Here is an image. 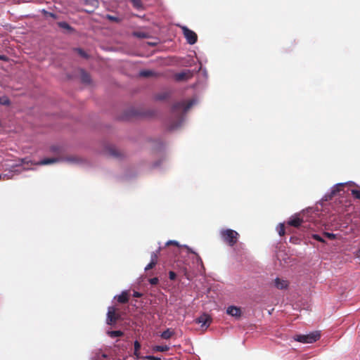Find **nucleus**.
Returning <instances> with one entry per match:
<instances>
[{
	"label": "nucleus",
	"mask_w": 360,
	"mask_h": 360,
	"mask_svg": "<svg viewBox=\"0 0 360 360\" xmlns=\"http://www.w3.org/2000/svg\"><path fill=\"white\" fill-rule=\"evenodd\" d=\"M220 236L224 243L232 247L237 243L239 234L234 230L226 229L221 230Z\"/></svg>",
	"instance_id": "obj_1"
},
{
	"label": "nucleus",
	"mask_w": 360,
	"mask_h": 360,
	"mask_svg": "<svg viewBox=\"0 0 360 360\" xmlns=\"http://www.w3.org/2000/svg\"><path fill=\"white\" fill-rule=\"evenodd\" d=\"M321 337L319 332H313L307 335H297L295 340L302 343H313L317 341Z\"/></svg>",
	"instance_id": "obj_2"
},
{
	"label": "nucleus",
	"mask_w": 360,
	"mask_h": 360,
	"mask_svg": "<svg viewBox=\"0 0 360 360\" xmlns=\"http://www.w3.org/2000/svg\"><path fill=\"white\" fill-rule=\"evenodd\" d=\"M120 319V315L117 312V309L115 307H110L108 309L106 323L108 325L115 324L116 322Z\"/></svg>",
	"instance_id": "obj_3"
},
{
	"label": "nucleus",
	"mask_w": 360,
	"mask_h": 360,
	"mask_svg": "<svg viewBox=\"0 0 360 360\" xmlns=\"http://www.w3.org/2000/svg\"><path fill=\"white\" fill-rule=\"evenodd\" d=\"M181 28L182 30L184 37L189 44H194L197 42L198 35L195 32L188 29L186 26H181Z\"/></svg>",
	"instance_id": "obj_4"
},
{
	"label": "nucleus",
	"mask_w": 360,
	"mask_h": 360,
	"mask_svg": "<svg viewBox=\"0 0 360 360\" xmlns=\"http://www.w3.org/2000/svg\"><path fill=\"white\" fill-rule=\"evenodd\" d=\"M194 75V72L191 70H184L174 75V79L176 82H186L191 79Z\"/></svg>",
	"instance_id": "obj_5"
},
{
	"label": "nucleus",
	"mask_w": 360,
	"mask_h": 360,
	"mask_svg": "<svg viewBox=\"0 0 360 360\" xmlns=\"http://www.w3.org/2000/svg\"><path fill=\"white\" fill-rule=\"evenodd\" d=\"M193 104V101H189L188 102H177L173 105L172 111L174 113H178L179 111L186 112L191 108Z\"/></svg>",
	"instance_id": "obj_6"
},
{
	"label": "nucleus",
	"mask_w": 360,
	"mask_h": 360,
	"mask_svg": "<svg viewBox=\"0 0 360 360\" xmlns=\"http://www.w3.org/2000/svg\"><path fill=\"white\" fill-rule=\"evenodd\" d=\"M195 321L196 323L201 324L202 327H208L212 322V319L208 314H203L200 317L197 318Z\"/></svg>",
	"instance_id": "obj_7"
},
{
	"label": "nucleus",
	"mask_w": 360,
	"mask_h": 360,
	"mask_svg": "<svg viewBox=\"0 0 360 360\" xmlns=\"http://www.w3.org/2000/svg\"><path fill=\"white\" fill-rule=\"evenodd\" d=\"M226 313L235 317H239L241 315L240 309L234 306L229 307L226 309Z\"/></svg>",
	"instance_id": "obj_8"
},
{
	"label": "nucleus",
	"mask_w": 360,
	"mask_h": 360,
	"mask_svg": "<svg viewBox=\"0 0 360 360\" xmlns=\"http://www.w3.org/2000/svg\"><path fill=\"white\" fill-rule=\"evenodd\" d=\"M275 286L280 290L285 289L288 286V282L285 280L276 278L274 281Z\"/></svg>",
	"instance_id": "obj_9"
},
{
	"label": "nucleus",
	"mask_w": 360,
	"mask_h": 360,
	"mask_svg": "<svg viewBox=\"0 0 360 360\" xmlns=\"http://www.w3.org/2000/svg\"><path fill=\"white\" fill-rule=\"evenodd\" d=\"M119 303L125 304L129 301V292L127 290L122 291L120 295L116 297Z\"/></svg>",
	"instance_id": "obj_10"
},
{
	"label": "nucleus",
	"mask_w": 360,
	"mask_h": 360,
	"mask_svg": "<svg viewBox=\"0 0 360 360\" xmlns=\"http://www.w3.org/2000/svg\"><path fill=\"white\" fill-rule=\"evenodd\" d=\"M302 223H303V219H300L298 217H295L290 219L288 222V224L290 226H294L296 228L301 226Z\"/></svg>",
	"instance_id": "obj_11"
},
{
	"label": "nucleus",
	"mask_w": 360,
	"mask_h": 360,
	"mask_svg": "<svg viewBox=\"0 0 360 360\" xmlns=\"http://www.w3.org/2000/svg\"><path fill=\"white\" fill-rule=\"evenodd\" d=\"M174 334V332L172 329L168 328L161 333L160 337L162 339L168 340V339L171 338Z\"/></svg>",
	"instance_id": "obj_12"
},
{
	"label": "nucleus",
	"mask_w": 360,
	"mask_h": 360,
	"mask_svg": "<svg viewBox=\"0 0 360 360\" xmlns=\"http://www.w3.org/2000/svg\"><path fill=\"white\" fill-rule=\"evenodd\" d=\"M108 153L110 155L115 158H120L121 156V152L115 147H110L108 148Z\"/></svg>",
	"instance_id": "obj_13"
},
{
	"label": "nucleus",
	"mask_w": 360,
	"mask_h": 360,
	"mask_svg": "<svg viewBox=\"0 0 360 360\" xmlns=\"http://www.w3.org/2000/svg\"><path fill=\"white\" fill-rule=\"evenodd\" d=\"M169 347L167 345H156L153 347L154 352H165L169 351Z\"/></svg>",
	"instance_id": "obj_14"
},
{
	"label": "nucleus",
	"mask_w": 360,
	"mask_h": 360,
	"mask_svg": "<svg viewBox=\"0 0 360 360\" xmlns=\"http://www.w3.org/2000/svg\"><path fill=\"white\" fill-rule=\"evenodd\" d=\"M107 333L110 338H112L122 337L124 335V333L121 330H110V331H108Z\"/></svg>",
	"instance_id": "obj_15"
},
{
	"label": "nucleus",
	"mask_w": 360,
	"mask_h": 360,
	"mask_svg": "<svg viewBox=\"0 0 360 360\" xmlns=\"http://www.w3.org/2000/svg\"><path fill=\"white\" fill-rule=\"evenodd\" d=\"M139 75L143 77H153V76L155 75V73L154 72H153L152 70H141L139 72Z\"/></svg>",
	"instance_id": "obj_16"
},
{
	"label": "nucleus",
	"mask_w": 360,
	"mask_h": 360,
	"mask_svg": "<svg viewBox=\"0 0 360 360\" xmlns=\"http://www.w3.org/2000/svg\"><path fill=\"white\" fill-rule=\"evenodd\" d=\"M170 96V94L169 92H162V93H160V94H158L155 96V99L156 100H158V101H163V100H165L167 98H168Z\"/></svg>",
	"instance_id": "obj_17"
},
{
	"label": "nucleus",
	"mask_w": 360,
	"mask_h": 360,
	"mask_svg": "<svg viewBox=\"0 0 360 360\" xmlns=\"http://www.w3.org/2000/svg\"><path fill=\"white\" fill-rule=\"evenodd\" d=\"M58 161V158H44L40 162V165H49Z\"/></svg>",
	"instance_id": "obj_18"
},
{
	"label": "nucleus",
	"mask_w": 360,
	"mask_h": 360,
	"mask_svg": "<svg viewBox=\"0 0 360 360\" xmlns=\"http://www.w3.org/2000/svg\"><path fill=\"white\" fill-rule=\"evenodd\" d=\"M160 249L161 248H159V249L156 252H152L150 255V261L155 262V264L158 263V255L160 253Z\"/></svg>",
	"instance_id": "obj_19"
},
{
	"label": "nucleus",
	"mask_w": 360,
	"mask_h": 360,
	"mask_svg": "<svg viewBox=\"0 0 360 360\" xmlns=\"http://www.w3.org/2000/svg\"><path fill=\"white\" fill-rule=\"evenodd\" d=\"M11 103L8 97L3 96L0 97V104L3 105H9Z\"/></svg>",
	"instance_id": "obj_20"
},
{
	"label": "nucleus",
	"mask_w": 360,
	"mask_h": 360,
	"mask_svg": "<svg viewBox=\"0 0 360 360\" xmlns=\"http://www.w3.org/2000/svg\"><path fill=\"white\" fill-rule=\"evenodd\" d=\"M58 25L60 28L65 29L67 30H72V27H70V25L68 22H58Z\"/></svg>",
	"instance_id": "obj_21"
},
{
	"label": "nucleus",
	"mask_w": 360,
	"mask_h": 360,
	"mask_svg": "<svg viewBox=\"0 0 360 360\" xmlns=\"http://www.w3.org/2000/svg\"><path fill=\"white\" fill-rule=\"evenodd\" d=\"M65 160L70 163H77L79 159L76 156H70L65 158Z\"/></svg>",
	"instance_id": "obj_22"
},
{
	"label": "nucleus",
	"mask_w": 360,
	"mask_h": 360,
	"mask_svg": "<svg viewBox=\"0 0 360 360\" xmlns=\"http://www.w3.org/2000/svg\"><path fill=\"white\" fill-rule=\"evenodd\" d=\"M133 6L136 8H141L142 7V2L141 0H131Z\"/></svg>",
	"instance_id": "obj_23"
},
{
	"label": "nucleus",
	"mask_w": 360,
	"mask_h": 360,
	"mask_svg": "<svg viewBox=\"0 0 360 360\" xmlns=\"http://www.w3.org/2000/svg\"><path fill=\"white\" fill-rule=\"evenodd\" d=\"M352 195L356 199L360 200V188L359 189H352Z\"/></svg>",
	"instance_id": "obj_24"
},
{
	"label": "nucleus",
	"mask_w": 360,
	"mask_h": 360,
	"mask_svg": "<svg viewBox=\"0 0 360 360\" xmlns=\"http://www.w3.org/2000/svg\"><path fill=\"white\" fill-rule=\"evenodd\" d=\"M82 80L84 83H89L90 82V76L87 73L83 72L82 75Z\"/></svg>",
	"instance_id": "obj_25"
},
{
	"label": "nucleus",
	"mask_w": 360,
	"mask_h": 360,
	"mask_svg": "<svg viewBox=\"0 0 360 360\" xmlns=\"http://www.w3.org/2000/svg\"><path fill=\"white\" fill-rule=\"evenodd\" d=\"M106 18L112 22H118L120 21V19L118 17L111 15H107Z\"/></svg>",
	"instance_id": "obj_26"
},
{
	"label": "nucleus",
	"mask_w": 360,
	"mask_h": 360,
	"mask_svg": "<svg viewBox=\"0 0 360 360\" xmlns=\"http://www.w3.org/2000/svg\"><path fill=\"white\" fill-rule=\"evenodd\" d=\"M278 231V234L281 236H283L285 235V226L283 224H280Z\"/></svg>",
	"instance_id": "obj_27"
},
{
	"label": "nucleus",
	"mask_w": 360,
	"mask_h": 360,
	"mask_svg": "<svg viewBox=\"0 0 360 360\" xmlns=\"http://www.w3.org/2000/svg\"><path fill=\"white\" fill-rule=\"evenodd\" d=\"M324 236L330 240H334L336 238V236L332 233L324 232Z\"/></svg>",
	"instance_id": "obj_28"
},
{
	"label": "nucleus",
	"mask_w": 360,
	"mask_h": 360,
	"mask_svg": "<svg viewBox=\"0 0 360 360\" xmlns=\"http://www.w3.org/2000/svg\"><path fill=\"white\" fill-rule=\"evenodd\" d=\"M148 281L150 285H155L158 283L159 279L157 277H154V278H150Z\"/></svg>",
	"instance_id": "obj_29"
},
{
	"label": "nucleus",
	"mask_w": 360,
	"mask_h": 360,
	"mask_svg": "<svg viewBox=\"0 0 360 360\" xmlns=\"http://www.w3.org/2000/svg\"><path fill=\"white\" fill-rule=\"evenodd\" d=\"M312 238H313L314 239H315V240H316L319 241V242H321V243H324V242H325L324 239H323L321 236H320L319 235H318V234H313V235H312Z\"/></svg>",
	"instance_id": "obj_30"
},
{
	"label": "nucleus",
	"mask_w": 360,
	"mask_h": 360,
	"mask_svg": "<svg viewBox=\"0 0 360 360\" xmlns=\"http://www.w3.org/2000/svg\"><path fill=\"white\" fill-rule=\"evenodd\" d=\"M143 359L148 360H161L160 357L154 356H145L143 357Z\"/></svg>",
	"instance_id": "obj_31"
},
{
	"label": "nucleus",
	"mask_w": 360,
	"mask_h": 360,
	"mask_svg": "<svg viewBox=\"0 0 360 360\" xmlns=\"http://www.w3.org/2000/svg\"><path fill=\"white\" fill-rule=\"evenodd\" d=\"M155 265L156 264H155V262L150 261V263L146 266L145 270H150L153 269Z\"/></svg>",
	"instance_id": "obj_32"
},
{
	"label": "nucleus",
	"mask_w": 360,
	"mask_h": 360,
	"mask_svg": "<svg viewBox=\"0 0 360 360\" xmlns=\"http://www.w3.org/2000/svg\"><path fill=\"white\" fill-rule=\"evenodd\" d=\"M176 274L175 272H174L172 271H170L169 272V278L170 280L174 281L176 279Z\"/></svg>",
	"instance_id": "obj_33"
},
{
	"label": "nucleus",
	"mask_w": 360,
	"mask_h": 360,
	"mask_svg": "<svg viewBox=\"0 0 360 360\" xmlns=\"http://www.w3.org/2000/svg\"><path fill=\"white\" fill-rule=\"evenodd\" d=\"M342 186H343V184H338L336 188L332 191V194L335 195L338 191H339L340 190V188Z\"/></svg>",
	"instance_id": "obj_34"
},
{
	"label": "nucleus",
	"mask_w": 360,
	"mask_h": 360,
	"mask_svg": "<svg viewBox=\"0 0 360 360\" xmlns=\"http://www.w3.org/2000/svg\"><path fill=\"white\" fill-rule=\"evenodd\" d=\"M134 351L138 352V351L140 350V349H141V344L137 340H136L134 342Z\"/></svg>",
	"instance_id": "obj_35"
},
{
	"label": "nucleus",
	"mask_w": 360,
	"mask_h": 360,
	"mask_svg": "<svg viewBox=\"0 0 360 360\" xmlns=\"http://www.w3.org/2000/svg\"><path fill=\"white\" fill-rule=\"evenodd\" d=\"M180 124H181V122H178V123H176V124H171V125H169V130H173V129H174L177 128V127L180 125Z\"/></svg>",
	"instance_id": "obj_36"
},
{
	"label": "nucleus",
	"mask_w": 360,
	"mask_h": 360,
	"mask_svg": "<svg viewBox=\"0 0 360 360\" xmlns=\"http://www.w3.org/2000/svg\"><path fill=\"white\" fill-rule=\"evenodd\" d=\"M134 357H135L136 359H143V356H141L140 355V352H139V351H138V352L134 351Z\"/></svg>",
	"instance_id": "obj_37"
},
{
	"label": "nucleus",
	"mask_w": 360,
	"mask_h": 360,
	"mask_svg": "<svg viewBox=\"0 0 360 360\" xmlns=\"http://www.w3.org/2000/svg\"><path fill=\"white\" fill-rule=\"evenodd\" d=\"M174 245L176 246H179L178 242H176L175 240H169L166 243V245Z\"/></svg>",
	"instance_id": "obj_38"
},
{
	"label": "nucleus",
	"mask_w": 360,
	"mask_h": 360,
	"mask_svg": "<svg viewBox=\"0 0 360 360\" xmlns=\"http://www.w3.org/2000/svg\"><path fill=\"white\" fill-rule=\"evenodd\" d=\"M134 34L139 37H142V38H144L146 37L145 34L140 33V32H136V33H134Z\"/></svg>",
	"instance_id": "obj_39"
},
{
	"label": "nucleus",
	"mask_w": 360,
	"mask_h": 360,
	"mask_svg": "<svg viewBox=\"0 0 360 360\" xmlns=\"http://www.w3.org/2000/svg\"><path fill=\"white\" fill-rule=\"evenodd\" d=\"M142 296V294L139 292H134L133 294V297H141Z\"/></svg>",
	"instance_id": "obj_40"
},
{
	"label": "nucleus",
	"mask_w": 360,
	"mask_h": 360,
	"mask_svg": "<svg viewBox=\"0 0 360 360\" xmlns=\"http://www.w3.org/2000/svg\"><path fill=\"white\" fill-rule=\"evenodd\" d=\"M78 51H79V54H80L82 56H83V57H86V55L85 52H84L83 50H82V49H78Z\"/></svg>",
	"instance_id": "obj_41"
},
{
	"label": "nucleus",
	"mask_w": 360,
	"mask_h": 360,
	"mask_svg": "<svg viewBox=\"0 0 360 360\" xmlns=\"http://www.w3.org/2000/svg\"><path fill=\"white\" fill-rule=\"evenodd\" d=\"M91 4L94 6H98V2L97 0H91Z\"/></svg>",
	"instance_id": "obj_42"
},
{
	"label": "nucleus",
	"mask_w": 360,
	"mask_h": 360,
	"mask_svg": "<svg viewBox=\"0 0 360 360\" xmlns=\"http://www.w3.org/2000/svg\"><path fill=\"white\" fill-rule=\"evenodd\" d=\"M0 59H1V60H6V56H0Z\"/></svg>",
	"instance_id": "obj_43"
},
{
	"label": "nucleus",
	"mask_w": 360,
	"mask_h": 360,
	"mask_svg": "<svg viewBox=\"0 0 360 360\" xmlns=\"http://www.w3.org/2000/svg\"><path fill=\"white\" fill-rule=\"evenodd\" d=\"M187 249H188V250L190 252H192V253H193V254H195L194 252H193V251L191 250V248H187Z\"/></svg>",
	"instance_id": "obj_44"
},
{
	"label": "nucleus",
	"mask_w": 360,
	"mask_h": 360,
	"mask_svg": "<svg viewBox=\"0 0 360 360\" xmlns=\"http://www.w3.org/2000/svg\"><path fill=\"white\" fill-rule=\"evenodd\" d=\"M1 179H2V176H1V174H0V180H1Z\"/></svg>",
	"instance_id": "obj_45"
}]
</instances>
